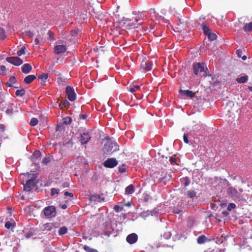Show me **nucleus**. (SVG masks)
Wrapping results in <instances>:
<instances>
[{
  "mask_svg": "<svg viewBox=\"0 0 252 252\" xmlns=\"http://www.w3.org/2000/svg\"><path fill=\"white\" fill-rule=\"evenodd\" d=\"M145 16L142 12H133L132 14L124 17L122 20V22L128 27L129 29L138 28L142 25Z\"/></svg>",
  "mask_w": 252,
  "mask_h": 252,
  "instance_id": "obj_1",
  "label": "nucleus"
},
{
  "mask_svg": "<svg viewBox=\"0 0 252 252\" xmlns=\"http://www.w3.org/2000/svg\"><path fill=\"white\" fill-rule=\"evenodd\" d=\"M193 72L195 75L198 76L201 72H204L203 76H210L208 74L206 70H208L207 67L206 66L205 68V63H194L192 65Z\"/></svg>",
  "mask_w": 252,
  "mask_h": 252,
  "instance_id": "obj_2",
  "label": "nucleus"
},
{
  "mask_svg": "<svg viewBox=\"0 0 252 252\" xmlns=\"http://www.w3.org/2000/svg\"><path fill=\"white\" fill-rule=\"evenodd\" d=\"M242 192V189H237L232 187H229L227 189V193L229 196L234 200H238L239 201L243 198Z\"/></svg>",
  "mask_w": 252,
  "mask_h": 252,
  "instance_id": "obj_3",
  "label": "nucleus"
},
{
  "mask_svg": "<svg viewBox=\"0 0 252 252\" xmlns=\"http://www.w3.org/2000/svg\"><path fill=\"white\" fill-rule=\"evenodd\" d=\"M119 150V147L116 142L107 141L104 145L103 148L105 154L108 155L116 152Z\"/></svg>",
  "mask_w": 252,
  "mask_h": 252,
  "instance_id": "obj_4",
  "label": "nucleus"
},
{
  "mask_svg": "<svg viewBox=\"0 0 252 252\" xmlns=\"http://www.w3.org/2000/svg\"><path fill=\"white\" fill-rule=\"evenodd\" d=\"M37 183L36 177L34 174H32V177L26 181L25 184H24V190L27 191H30L34 188Z\"/></svg>",
  "mask_w": 252,
  "mask_h": 252,
  "instance_id": "obj_5",
  "label": "nucleus"
},
{
  "mask_svg": "<svg viewBox=\"0 0 252 252\" xmlns=\"http://www.w3.org/2000/svg\"><path fill=\"white\" fill-rule=\"evenodd\" d=\"M43 211L46 218H52L56 216V209L54 206L51 205L46 207Z\"/></svg>",
  "mask_w": 252,
  "mask_h": 252,
  "instance_id": "obj_6",
  "label": "nucleus"
},
{
  "mask_svg": "<svg viewBox=\"0 0 252 252\" xmlns=\"http://www.w3.org/2000/svg\"><path fill=\"white\" fill-rule=\"evenodd\" d=\"M56 227L53 223H46L42 225L41 230L45 233L49 232L50 234L55 233Z\"/></svg>",
  "mask_w": 252,
  "mask_h": 252,
  "instance_id": "obj_7",
  "label": "nucleus"
},
{
  "mask_svg": "<svg viewBox=\"0 0 252 252\" xmlns=\"http://www.w3.org/2000/svg\"><path fill=\"white\" fill-rule=\"evenodd\" d=\"M118 164V161L115 158H108L103 163V165L106 168H112L116 166Z\"/></svg>",
  "mask_w": 252,
  "mask_h": 252,
  "instance_id": "obj_8",
  "label": "nucleus"
},
{
  "mask_svg": "<svg viewBox=\"0 0 252 252\" xmlns=\"http://www.w3.org/2000/svg\"><path fill=\"white\" fill-rule=\"evenodd\" d=\"M65 93L68 99L70 101H73L76 99V94L73 87L69 86H67L65 89Z\"/></svg>",
  "mask_w": 252,
  "mask_h": 252,
  "instance_id": "obj_9",
  "label": "nucleus"
},
{
  "mask_svg": "<svg viewBox=\"0 0 252 252\" xmlns=\"http://www.w3.org/2000/svg\"><path fill=\"white\" fill-rule=\"evenodd\" d=\"M153 64L151 61L143 60L140 64V68L142 71L147 72L151 70Z\"/></svg>",
  "mask_w": 252,
  "mask_h": 252,
  "instance_id": "obj_10",
  "label": "nucleus"
},
{
  "mask_svg": "<svg viewBox=\"0 0 252 252\" xmlns=\"http://www.w3.org/2000/svg\"><path fill=\"white\" fill-rule=\"evenodd\" d=\"M6 61L15 66H19L23 63V60L18 57H7Z\"/></svg>",
  "mask_w": 252,
  "mask_h": 252,
  "instance_id": "obj_11",
  "label": "nucleus"
},
{
  "mask_svg": "<svg viewBox=\"0 0 252 252\" xmlns=\"http://www.w3.org/2000/svg\"><path fill=\"white\" fill-rule=\"evenodd\" d=\"M67 50V47L64 45H59L54 47V51L57 55L65 52Z\"/></svg>",
  "mask_w": 252,
  "mask_h": 252,
  "instance_id": "obj_12",
  "label": "nucleus"
},
{
  "mask_svg": "<svg viewBox=\"0 0 252 252\" xmlns=\"http://www.w3.org/2000/svg\"><path fill=\"white\" fill-rule=\"evenodd\" d=\"M91 139L88 133L83 132L81 134L80 141L82 145L86 144Z\"/></svg>",
  "mask_w": 252,
  "mask_h": 252,
  "instance_id": "obj_13",
  "label": "nucleus"
},
{
  "mask_svg": "<svg viewBox=\"0 0 252 252\" xmlns=\"http://www.w3.org/2000/svg\"><path fill=\"white\" fill-rule=\"evenodd\" d=\"M138 240V236L135 233H131L129 234L126 238V240L129 244H134Z\"/></svg>",
  "mask_w": 252,
  "mask_h": 252,
  "instance_id": "obj_14",
  "label": "nucleus"
},
{
  "mask_svg": "<svg viewBox=\"0 0 252 252\" xmlns=\"http://www.w3.org/2000/svg\"><path fill=\"white\" fill-rule=\"evenodd\" d=\"M17 112H18V107L13 104L9 105L6 110V113L9 115H11L14 113Z\"/></svg>",
  "mask_w": 252,
  "mask_h": 252,
  "instance_id": "obj_15",
  "label": "nucleus"
},
{
  "mask_svg": "<svg viewBox=\"0 0 252 252\" xmlns=\"http://www.w3.org/2000/svg\"><path fill=\"white\" fill-rule=\"evenodd\" d=\"M32 69V67L31 65L29 63L24 64L22 66V68H21L22 72L24 73H26V74L30 72H31Z\"/></svg>",
  "mask_w": 252,
  "mask_h": 252,
  "instance_id": "obj_16",
  "label": "nucleus"
},
{
  "mask_svg": "<svg viewBox=\"0 0 252 252\" xmlns=\"http://www.w3.org/2000/svg\"><path fill=\"white\" fill-rule=\"evenodd\" d=\"M36 78V75H29L24 78V82L27 84H29L35 79Z\"/></svg>",
  "mask_w": 252,
  "mask_h": 252,
  "instance_id": "obj_17",
  "label": "nucleus"
},
{
  "mask_svg": "<svg viewBox=\"0 0 252 252\" xmlns=\"http://www.w3.org/2000/svg\"><path fill=\"white\" fill-rule=\"evenodd\" d=\"M180 94L182 95L187 96L190 97H193L194 95V93L189 90L181 91Z\"/></svg>",
  "mask_w": 252,
  "mask_h": 252,
  "instance_id": "obj_18",
  "label": "nucleus"
},
{
  "mask_svg": "<svg viewBox=\"0 0 252 252\" xmlns=\"http://www.w3.org/2000/svg\"><path fill=\"white\" fill-rule=\"evenodd\" d=\"M207 240V238L204 235H202L197 238V242L199 244H202L205 243Z\"/></svg>",
  "mask_w": 252,
  "mask_h": 252,
  "instance_id": "obj_19",
  "label": "nucleus"
},
{
  "mask_svg": "<svg viewBox=\"0 0 252 252\" xmlns=\"http://www.w3.org/2000/svg\"><path fill=\"white\" fill-rule=\"evenodd\" d=\"M133 191H134V186L132 184L128 186L125 189V194H131L133 192Z\"/></svg>",
  "mask_w": 252,
  "mask_h": 252,
  "instance_id": "obj_20",
  "label": "nucleus"
},
{
  "mask_svg": "<svg viewBox=\"0 0 252 252\" xmlns=\"http://www.w3.org/2000/svg\"><path fill=\"white\" fill-rule=\"evenodd\" d=\"M201 27H202V30H203L204 34H205L206 35L211 32L209 27L207 26V25L205 23H203L202 24Z\"/></svg>",
  "mask_w": 252,
  "mask_h": 252,
  "instance_id": "obj_21",
  "label": "nucleus"
},
{
  "mask_svg": "<svg viewBox=\"0 0 252 252\" xmlns=\"http://www.w3.org/2000/svg\"><path fill=\"white\" fill-rule=\"evenodd\" d=\"M243 30L245 32H248L252 31V22L246 24L243 27Z\"/></svg>",
  "mask_w": 252,
  "mask_h": 252,
  "instance_id": "obj_22",
  "label": "nucleus"
},
{
  "mask_svg": "<svg viewBox=\"0 0 252 252\" xmlns=\"http://www.w3.org/2000/svg\"><path fill=\"white\" fill-rule=\"evenodd\" d=\"M248 77L247 75L242 76L240 78H237L236 81L240 83H244L248 80Z\"/></svg>",
  "mask_w": 252,
  "mask_h": 252,
  "instance_id": "obj_23",
  "label": "nucleus"
},
{
  "mask_svg": "<svg viewBox=\"0 0 252 252\" xmlns=\"http://www.w3.org/2000/svg\"><path fill=\"white\" fill-rule=\"evenodd\" d=\"M69 105V102L67 100H64L59 104V106L60 108L63 109L64 108L68 106Z\"/></svg>",
  "mask_w": 252,
  "mask_h": 252,
  "instance_id": "obj_24",
  "label": "nucleus"
},
{
  "mask_svg": "<svg viewBox=\"0 0 252 252\" xmlns=\"http://www.w3.org/2000/svg\"><path fill=\"white\" fill-rule=\"evenodd\" d=\"M206 35L208 39L211 41L215 40L217 37L215 33L211 32L208 33Z\"/></svg>",
  "mask_w": 252,
  "mask_h": 252,
  "instance_id": "obj_25",
  "label": "nucleus"
},
{
  "mask_svg": "<svg viewBox=\"0 0 252 252\" xmlns=\"http://www.w3.org/2000/svg\"><path fill=\"white\" fill-rule=\"evenodd\" d=\"M26 93V91L24 89H22L21 90H18L15 92V94L17 96H23L25 95Z\"/></svg>",
  "mask_w": 252,
  "mask_h": 252,
  "instance_id": "obj_26",
  "label": "nucleus"
},
{
  "mask_svg": "<svg viewBox=\"0 0 252 252\" xmlns=\"http://www.w3.org/2000/svg\"><path fill=\"white\" fill-rule=\"evenodd\" d=\"M67 231V228L65 226H63L59 230V234L60 235H63L66 233Z\"/></svg>",
  "mask_w": 252,
  "mask_h": 252,
  "instance_id": "obj_27",
  "label": "nucleus"
},
{
  "mask_svg": "<svg viewBox=\"0 0 252 252\" xmlns=\"http://www.w3.org/2000/svg\"><path fill=\"white\" fill-rule=\"evenodd\" d=\"M83 249L87 252H98L96 250L91 248L90 247L87 245L84 246Z\"/></svg>",
  "mask_w": 252,
  "mask_h": 252,
  "instance_id": "obj_28",
  "label": "nucleus"
},
{
  "mask_svg": "<svg viewBox=\"0 0 252 252\" xmlns=\"http://www.w3.org/2000/svg\"><path fill=\"white\" fill-rule=\"evenodd\" d=\"M196 194V192L193 190H189L187 192L188 197L190 198L195 196Z\"/></svg>",
  "mask_w": 252,
  "mask_h": 252,
  "instance_id": "obj_29",
  "label": "nucleus"
},
{
  "mask_svg": "<svg viewBox=\"0 0 252 252\" xmlns=\"http://www.w3.org/2000/svg\"><path fill=\"white\" fill-rule=\"evenodd\" d=\"M26 49V48L25 46H23L22 47L21 49L19 50L17 52V54L18 56H21L22 55H24L26 53L25 50Z\"/></svg>",
  "mask_w": 252,
  "mask_h": 252,
  "instance_id": "obj_30",
  "label": "nucleus"
},
{
  "mask_svg": "<svg viewBox=\"0 0 252 252\" xmlns=\"http://www.w3.org/2000/svg\"><path fill=\"white\" fill-rule=\"evenodd\" d=\"M41 154L39 151H35L32 155V157L33 158L38 159L41 157Z\"/></svg>",
  "mask_w": 252,
  "mask_h": 252,
  "instance_id": "obj_31",
  "label": "nucleus"
},
{
  "mask_svg": "<svg viewBox=\"0 0 252 252\" xmlns=\"http://www.w3.org/2000/svg\"><path fill=\"white\" fill-rule=\"evenodd\" d=\"M38 78L39 80H46L48 78V74L43 73L41 75L38 76Z\"/></svg>",
  "mask_w": 252,
  "mask_h": 252,
  "instance_id": "obj_32",
  "label": "nucleus"
},
{
  "mask_svg": "<svg viewBox=\"0 0 252 252\" xmlns=\"http://www.w3.org/2000/svg\"><path fill=\"white\" fill-rule=\"evenodd\" d=\"M38 122V121L36 118H32L31 120L30 124L31 126H35L36 125H37Z\"/></svg>",
  "mask_w": 252,
  "mask_h": 252,
  "instance_id": "obj_33",
  "label": "nucleus"
},
{
  "mask_svg": "<svg viewBox=\"0 0 252 252\" xmlns=\"http://www.w3.org/2000/svg\"><path fill=\"white\" fill-rule=\"evenodd\" d=\"M0 37L2 39H4L6 37L4 29L0 28Z\"/></svg>",
  "mask_w": 252,
  "mask_h": 252,
  "instance_id": "obj_34",
  "label": "nucleus"
},
{
  "mask_svg": "<svg viewBox=\"0 0 252 252\" xmlns=\"http://www.w3.org/2000/svg\"><path fill=\"white\" fill-rule=\"evenodd\" d=\"M51 161V158L49 157H46L43 159L42 163L44 165H47Z\"/></svg>",
  "mask_w": 252,
  "mask_h": 252,
  "instance_id": "obj_35",
  "label": "nucleus"
},
{
  "mask_svg": "<svg viewBox=\"0 0 252 252\" xmlns=\"http://www.w3.org/2000/svg\"><path fill=\"white\" fill-rule=\"evenodd\" d=\"M48 34L49 36V40H50V41L54 40V33L53 32H52L51 31H49L48 32Z\"/></svg>",
  "mask_w": 252,
  "mask_h": 252,
  "instance_id": "obj_36",
  "label": "nucleus"
},
{
  "mask_svg": "<svg viewBox=\"0 0 252 252\" xmlns=\"http://www.w3.org/2000/svg\"><path fill=\"white\" fill-rule=\"evenodd\" d=\"M60 192V189L56 188H52L51 189V195H54L56 194H58Z\"/></svg>",
  "mask_w": 252,
  "mask_h": 252,
  "instance_id": "obj_37",
  "label": "nucleus"
},
{
  "mask_svg": "<svg viewBox=\"0 0 252 252\" xmlns=\"http://www.w3.org/2000/svg\"><path fill=\"white\" fill-rule=\"evenodd\" d=\"M126 164L123 163L121 166L119 167V171L120 173H124L126 171V169L125 168Z\"/></svg>",
  "mask_w": 252,
  "mask_h": 252,
  "instance_id": "obj_38",
  "label": "nucleus"
},
{
  "mask_svg": "<svg viewBox=\"0 0 252 252\" xmlns=\"http://www.w3.org/2000/svg\"><path fill=\"white\" fill-rule=\"evenodd\" d=\"M72 122V119L70 117H66L63 119V124L65 125L70 124Z\"/></svg>",
  "mask_w": 252,
  "mask_h": 252,
  "instance_id": "obj_39",
  "label": "nucleus"
},
{
  "mask_svg": "<svg viewBox=\"0 0 252 252\" xmlns=\"http://www.w3.org/2000/svg\"><path fill=\"white\" fill-rule=\"evenodd\" d=\"M236 207V205L234 203H229L227 206V209L228 211H231L232 209H234Z\"/></svg>",
  "mask_w": 252,
  "mask_h": 252,
  "instance_id": "obj_40",
  "label": "nucleus"
},
{
  "mask_svg": "<svg viewBox=\"0 0 252 252\" xmlns=\"http://www.w3.org/2000/svg\"><path fill=\"white\" fill-rule=\"evenodd\" d=\"M182 182H184L183 184L185 187L188 186L189 184V180L187 177L183 178Z\"/></svg>",
  "mask_w": 252,
  "mask_h": 252,
  "instance_id": "obj_41",
  "label": "nucleus"
},
{
  "mask_svg": "<svg viewBox=\"0 0 252 252\" xmlns=\"http://www.w3.org/2000/svg\"><path fill=\"white\" fill-rule=\"evenodd\" d=\"M16 79L14 76H11L9 79V82L12 84H15L16 82Z\"/></svg>",
  "mask_w": 252,
  "mask_h": 252,
  "instance_id": "obj_42",
  "label": "nucleus"
},
{
  "mask_svg": "<svg viewBox=\"0 0 252 252\" xmlns=\"http://www.w3.org/2000/svg\"><path fill=\"white\" fill-rule=\"evenodd\" d=\"M6 70V67L4 65H0V74H3Z\"/></svg>",
  "mask_w": 252,
  "mask_h": 252,
  "instance_id": "obj_43",
  "label": "nucleus"
},
{
  "mask_svg": "<svg viewBox=\"0 0 252 252\" xmlns=\"http://www.w3.org/2000/svg\"><path fill=\"white\" fill-rule=\"evenodd\" d=\"M114 209L116 212H119L122 210L123 208L120 207L119 205H116L114 206Z\"/></svg>",
  "mask_w": 252,
  "mask_h": 252,
  "instance_id": "obj_44",
  "label": "nucleus"
},
{
  "mask_svg": "<svg viewBox=\"0 0 252 252\" xmlns=\"http://www.w3.org/2000/svg\"><path fill=\"white\" fill-rule=\"evenodd\" d=\"M183 140L185 143L188 144L189 143L188 140V136L187 134H184L183 136Z\"/></svg>",
  "mask_w": 252,
  "mask_h": 252,
  "instance_id": "obj_45",
  "label": "nucleus"
},
{
  "mask_svg": "<svg viewBox=\"0 0 252 252\" xmlns=\"http://www.w3.org/2000/svg\"><path fill=\"white\" fill-rule=\"evenodd\" d=\"M33 235V233L32 231H29L28 233L26 234V237L27 239L31 238L32 236Z\"/></svg>",
  "mask_w": 252,
  "mask_h": 252,
  "instance_id": "obj_46",
  "label": "nucleus"
},
{
  "mask_svg": "<svg viewBox=\"0 0 252 252\" xmlns=\"http://www.w3.org/2000/svg\"><path fill=\"white\" fill-rule=\"evenodd\" d=\"M64 195L65 196H69L70 197H73L74 195H73V193H72V192H69L68 191H65L64 193Z\"/></svg>",
  "mask_w": 252,
  "mask_h": 252,
  "instance_id": "obj_47",
  "label": "nucleus"
},
{
  "mask_svg": "<svg viewBox=\"0 0 252 252\" xmlns=\"http://www.w3.org/2000/svg\"><path fill=\"white\" fill-rule=\"evenodd\" d=\"M69 187V184L68 182H64L62 184V187L63 188H68Z\"/></svg>",
  "mask_w": 252,
  "mask_h": 252,
  "instance_id": "obj_48",
  "label": "nucleus"
},
{
  "mask_svg": "<svg viewBox=\"0 0 252 252\" xmlns=\"http://www.w3.org/2000/svg\"><path fill=\"white\" fill-rule=\"evenodd\" d=\"M12 225V223L10 221H7L5 224V227L7 229H9Z\"/></svg>",
  "mask_w": 252,
  "mask_h": 252,
  "instance_id": "obj_49",
  "label": "nucleus"
},
{
  "mask_svg": "<svg viewBox=\"0 0 252 252\" xmlns=\"http://www.w3.org/2000/svg\"><path fill=\"white\" fill-rule=\"evenodd\" d=\"M26 33L27 35H28L30 37H32L34 36V34L33 33V32L29 31H27V32H26Z\"/></svg>",
  "mask_w": 252,
  "mask_h": 252,
  "instance_id": "obj_50",
  "label": "nucleus"
},
{
  "mask_svg": "<svg viewBox=\"0 0 252 252\" xmlns=\"http://www.w3.org/2000/svg\"><path fill=\"white\" fill-rule=\"evenodd\" d=\"M169 161L171 162V163H174L176 162L177 159L175 158L171 157L169 159Z\"/></svg>",
  "mask_w": 252,
  "mask_h": 252,
  "instance_id": "obj_51",
  "label": "nucleus"
},
{
  "mask_svg": "<svg viewBox=\"0 0 252 252\" xmlns=\"http://www.w3.org/2000/svg\"><path fill=\"white\" fill-rule=\"evenodd\" d=\"M236 53L239 58H241L242 54V51L240 50H237L236 51Z\"/></svg>",
  "mask_w": 252,
  "mask_h": 252,
  "instance_id": "obj_52",
  "label": "nucleus"
},
{
  "mask_svg": "<svg viewBox=\"0 0 252 252\" xmlns=\"http://www.w3.org/2000/svg\"><path fill=\"white\" fill-rule=\"evenodd\" d=\"M88 116L87 114H81L80 116V118L81 119L86 120Z\"/></svg>",
  "mask_w": 252,
  "mask_h": 252,
  "instance_id": "obj_53",
  "label": "nucleus"
},
{
  "mask_svg": "<svg viewBox=\"0 0 252 252\" xmlns=\"http://www.w3.org/2000/svg\"><path fill=\"white\" fill-rule=\"evenodd\" d=\"M175 10V8H173V9L172 8H170L171 12L173 13L174 15H176L177 16L180 15V13H176V12L174 11Z\"/></svg>",
  "mask_w": 252,
  "mask_h": 252,
  "instance_id": "obj_54",
  "label": "nucleus"
},
{
  "mask_svg": "<svg viewBox=\"0 0 252 252\" xmlns=\"http://www.w3.org/2000/svg\"><path fill=\"white\" fill-rule=\"evenodd\" d=\"M129 91L131 92V93H134L136 91L135 90V88H133V87H131L129 88Z\"/></svg>",
  "mask_w": 252,
  "mask_h": 252,
  "instance_id": "obj_55",
  "label": "nucleus"
},
{
  "mask_svg": "<svg viewBox=\"0 0 252 252\" xmlns=\"http://www.w3.org/2000/svg\"><path fill=\"white\" fill-rule=\"evenodd\" d=\"M6 85L8 86L9 87H13V84H12L10 82H6L5 83Z\"/></svg>",
  "mask_w": 252,
  "mask_h": 252,
  "instance_id": "obj_56",
  "label": "nucleus"
},
{
  "mask_svg": "<svg viewBox=\"0 0 252 252\" xmlns=\"http://www.w3.org/2000/svg\"><path fill=\"white\" fill-rule=\"evenodd\" d=\"M133 88H135V91L139 90L140 89V87L138 85H136L134 87H133Z\"/></svg>",
  "mask_w": 252,
  "mask_h": 252,
  "instance_id": "obj_57",
  "label": "nucleus"
},
{
  "mask_svg": "<svg viewBox=\"0 0 252 252\" xmlns=\"http://www.w3.org/2000/svg\"><path fill=\"white\" fill-rule=\"evenodd\" d=\"M34 41L36 45H38L39 44V40L37 38L35 39Z\"/></svg>",
  "mask_w": 252,
  "mask_h": 252,
  "instance_id": "obj_58",
  "label": "nucleus"
},
{
  "mask_svg": "<svg viewBox=\"0 0 252 252\" xmlns=\"http://www.w3.org/2000/svg\"><path fill=\"white\" fill-rule=\"evenodd\" d=\"M215 206H216L215 204H214V203L211 204V207L212 209H214Z\"/></svg>",
  "mask_w": 252,
  "mask_h": 252,
  "instance_id": "obj_59",
  "label": "nucleus"
},
{
  "mask_svg": "<svg viewBox=\"0 0 252 252\" xmlns=\"http://www.w3.org/2000/svg\"><path fill=\"white\" fill-rule=\"evenodd\" d=\"M222 214L224 216H227V215H228V213L227 211H223L222 212Z\"/></svg>",
  "mask_w": 252,
  "mask_h": 252,
  "instance_id": "obj_60",
  "label": "nucleus"
},
{
  "mask_svg": "<svg viewBox=\"0 0 252 252\" xmlns=\"http://www.w3.org/2000/svg\"><path fill=\"white\" fill-rule=\"evenodd\" d=\"M62 208L63 209H65L67 208V206L65 204H63L62 205Z\"/></svg>",
  "mask_w": 252,
  "mask_h": 252,
  "instance_id": "obj_61",
  "label": "nucleus"
},
{
  "mask_svg": "<svg viewBox=\"0 0 252 252\" xmlns=\"http://www.w3.org/2000/svg\"><path fill=\"white\" fill-rule=\"evenodd\" d=\"M241 58H242V59L244 61H245L247 59L246 56H243L241 57Z\"/></svg>",
  "mask_w": 252,
  "mask_h": 252,
  "instance_id": "obj_62",
  "label": "nucleus"
},
{
  "mask_svg": "<svg viewBox=\"0 0 252 252\" xmlns=\"http://www.w3.org/2000/svg\"><path fill=\"white\" fill-rule=\"evenodd\" d=\"M126 205L127 206H130V203L129 202H128Z\"/></svg>",
  "mask_w": 252,
  "mask_h": 252,
  "instance_id": "obj_63",
  "label": "nucleus"
},
{
  "mask_svg": "<svg viewBox=\"0 0 252 252\" xmlns=\"http://www.w3.org/2000/svg\"><path fill=\"white\" fill-rule=\"evenodd\" d=\"M162 178H160V179H159V181H162Z\"/></svg>",
  "mask_w": 252,
  "mask_h": 252,
  "instance_id": "obj_64",
  "label": "nucleus"
}]
</instances>
